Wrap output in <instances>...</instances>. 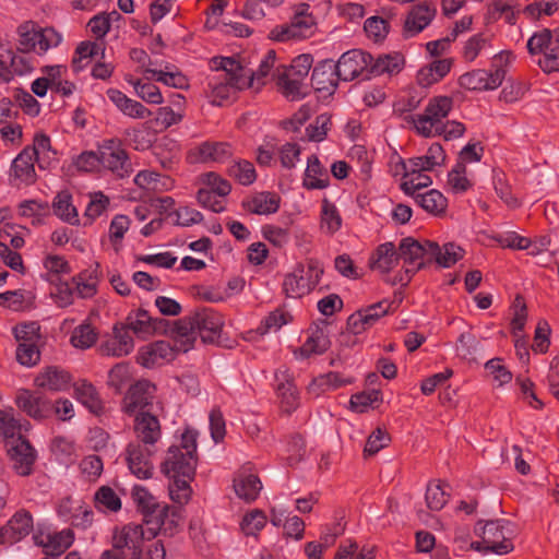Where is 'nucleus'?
<instances>
[{
    "label": "nucleus",
    "mask_w": 559,
    "mask_h": 559,
    "mask_svg": "<svg viewBox=\"0 0 559 559\" xmlns=\"http://www.w3.org/2000/svg\"><path fill=\"white\" fill-rule=\"evenodd\" d=\"M98 152L102 166L112 174L123 178L132 173V164L120 140H105Z\"/></svg>",
    "instance_id": "nucleus-12"
},
{
    "label": "nucleus",
    "mask_w": 559,
    "mask_h": 559,
    "mask_svg": "<svg viewBox=\"0 0 559 559\" xmlns=\"http://www.w3.org/2000/svg\"><path fill=\"white\" fill-rule=\"evenodd\" d=\"M74 397L85 406L90 413L100 417L106 414V405L102 400L99 392L95 385L86 380L79 379L73 383Z\"/></svg>",
    "instance_id": "nucleus-21"
},
{
    "label": "nucleus",
    "mask_w": 559,
    "mask_h": 559,
    "mask_svg": "<svg viewBox=\"0 0 559 559\" xmlns=\"http://www.w3.org/2000/svg\"><path fill=\"white\" fill-rule=\"evenodd\" d=\"M98 267L99 264L96 263L94 269L84 270L72 278L75 290L81 298H92L97 293Z\"/></svg>",
    "instance_id": "nucleus-36"
},
{
    "label": "nucleus",
    "mask_w": 559,
    "mask_h": 559,
    "mask_svg": "<svg viewBox=\"0 0 559 559\" xmlns=\"http://www.w3.org/2000/svg\"><path fill=\"white\" fill-rule=\"evenodd\" d=\"M558 10L559 0H540L538 2L527 4L523 9V13L532 20H539L542 15L550 16Z\"/></svg>",
    "instance_id": "nucleus-53"
},
{
    "label": "nucleus",
    "mask_w": 559,
    "mask_h": 559,
    "mask_svg": "<svg viewBox=\"0 0 559 559\" xmlns=\"http://www.w3.org/2000/svg\"><path fill=\"white\" fill-rule=\"evenodd\" d=\"M429 245H432V241L420 242L411 237L401 240L399 254L404 261L403 272H399L393 284L407 285L416 272L431 263Z\"/></svg>",
    "instance_id": "nucleus-8"
},
{
    "label": "nucleus",
    "mask_w": 559,
    "mask_h": 559,
    "mask_svg": "<svg viewBox=\"0 0 559 559\" xmlns=\"http://www.w3.org/2000/svg\"><path fill=\"white\" fill-rule=\"evenodd\" d=\"M527 50L531 55L543 53L538 64L544 72L559 71V28L554 32L544 28L535 33L527 40Z\"/></svg>",
    "instance_id": "nucleus-9"
},
{
    "label": "nucleus",
    "mask_w": 559,
    "mask_h": 559,
    "mask_svg": "<svg viewBox=\"0 0 559 559\" xmlns=\"http://www.w3.org/2000/svg\"><path fill=\"white\" fill-rule=\"evenodd\" d=\"M266 523V516L260 510L247 513L241 521V530L246 535H255Z\"/></svg>",
    "instance_id": "nucleus-58"
},
{
    "label": "nucleus",
    "mask_w": 559,
    "mask_h": 559,
    "mask_svg": "<svg viewBox=\"0 0 559 559\" xmlns=\"http://www.w3.org/2000/svg\"><path fill=\"white\" fill-rule=\"evenodd\" d=\"M40 70L44 75L41 78H37V97H44L48 88L55 91L62 80L63 74L67 73V67L45 66Z\"/></svg>",
    "instance_id": "nucleus-37"
},
{
    "label": "nucleus",
    "mask_w": 559,
    "mask_h": 559,
    "mask_svg": "<svg viewBox=\"0 0 559 559\" xmlns=\"http://www.w3.org/2000/svg\"><path fill=\"white\" fill-rule=\"evenodd\" d=\"M213 61L222 73L209 81L207 97L213 105L223 106L237 91L249 87V76L240 62L231 57L214 58Z\"/></svg>",
    "instance_id": "nucleus-5"
},
{
    "label": "nucleus",
    "mask_w": 559,
    "mask_h": 559,
    "mask_svg": "<svg viewBox=\"0 0 559 559\" xmlns=\"http://www.w3.org/2000/svg\"><path fill=\"white\" fill-rule=\"evenodd\" d=\"M330 179L319 157L312 154L308 157L302 186L308 190L324 189Z\"/></svg>",
    "instance_id": "nucleus-30"
},
{
    "label": "nucleus",
    "mask_w": 559,
    "mask_h": 559,
    "mask_svg": "<svg viewBox=\"0 0 559 559\" xmlns=\"http://www.w3.org/2000/svg\"><path fill=\"white\" fill-rule=\"evenodd\" d=\"M400 254L395 249L394 243L385 242L376 249L369 260L371 270L380 271L381 273L390 272L399 262Z\"/></svg>",
    "instance_id": "nucleus-29"
},
{
    "label": "nucleus",
    "mask_w": 559,
    "mask_h": 559,
    "mask_svg": "<svg viewBox=\"0 0 559 559\" xmlns=\"http://www.w3.org/2000/svg\"><path fill=\"white\" fill-rule=\"evenodd\" d=\"M277 394L281 400V407L285 413L290 414L298 407L299 394L293 381L287 380L280 383L277 385Z\"/></svg>",
    "instance_id": "nucleus-45"
},
{
    "label": "nucleus",
    "mask_w": 559,
    "mask_h": 559,
    "mask_svg": "<svg viewBox=\"0 0 559 559\" xmlns=\"http://www.w3.org/2000/svg\"><path fill=\"white\" fill-rule=\"evenodd\" d=\"M144 73H151L157 82H162L176 88H183L188 85L187 78L179 72H165L162 70L146 68Z\"/></svg>",
    "instance_id": "nucleus-61"
},
{
    "label": "nucleus",
    "mask_w": 559,
    "mask_h": 559,
    "mask_svg": "<svg viewBox=\"0 0 559 559\" xmlns=\"http://www.w3.org/2000/svg\"><path fill=\"white\" fill-rule=\"evenodd\" d=\"M155 386L146 380L132 384L122 400V411L128 416H135L140 412H152Z\"/></svg>",
    "instance_id": "nucleus-15"
},
{
    "label": "nucleus",
    "mask_w": 559,
    "mask_h": 559,
    "mask_svg": "<svg viewBox=\"0 0 559 559\" xmlns=\"http://www.w3.org/2000/svg\"><path fill=\"white\" fill-rule=\"evenodd\" d=\"M372 61V55L359 49L344 52L335 63L340 80L353 81L357 78L368 80V64Z\"/></svg>",
    "instance_id": "nucleus-13"
},
{
    "label": "nucleus",
    "mask_w": 559,
    "mask_h": 559,
    "mask_svg": "<svg viewBox=\"0 0 559 559\" xmlns=\"http://www.w3.org/2000/svg\"><path fill=\"white\" fill-rule=\"evenodd\" d=\"M340 76L335 63L331 59H325L317 63L312 70L311 85L316 92L332 95L337 85Z\"/></svg>",
    "instance_id": "nucleus-20"
},
{
    "label": "nucleus",
    "mask_w": 559,
    "mask_h": 559,
    "mask_svg": "<svg viewBox=\"0 0 559 559\" xmlns=\"http://www.w3.org/2000/svg\"><path fill=\"white\" fill-rule=\"evenodd\" d=\"M330 346L331 341L328 334L322 329L317 326L300 347V354L306 358L310 357L311 355H321L325 353Z\"/></svg>",
    "instance_id": "nucleus-40"
},
{
    "label": "nucleus",
    "mask_w": 559,
    "mask_h": 559,
    "mask_svg": "<svg viewBox=\"0 0 559 559\" xmlns=\"http://www.w3.org/2000/svg\"><path fill=\"white\" fill-rule=\"evenodd\" d=\"M506 70L503 68H497L492 72L477 69L462 74L459 78V84L468 91L495 90L501 85Z\"/></svg>",
    "instance_id": "nucleus-17"
},
{
    "label": "nucleus",
    "mask_w": 559,
    "mask_h": 559,
    "mask_svg": "<svg viewBox=\"0 0 559 559\" xmlns=\"http://www.w3.org/2000/svg\"><path fill=\"white\" fill-rule=\"evenodd\" d=\"M131 497L136 506L138 512L142 514L145 525L146 520H155L157 515H160L163 506L145 487L135 485L132 488Z\"/></svg>",
    "instance_id": "nucleus-26"
},
{
    "label": "nucleus",
    "mask_w": 559,
    "mask_h": 559,
    "mask_svg": "<svg viewBox=\"0 0 559 559\" xmlns=\"http://www.w3.org/2000/svg\"><path fill=\"white\" fill-rule=\"evenodd\" d=\"M452 107V97L435 96L429 100L425 109V114L411 117V119L420 135L431 138V130L441 126L443 119L448 117Z\"/></svg>",
    "instance_id": "nucleus-11"
},
{
    "label": "nucleus",
    "mask_w": 559,
    "mask_h": 559,
    "mask_svg": "<svg viewBox=\"0 0 559 559\" xmlns=\"http://www.w3.org/2000/svg\"><path fill=\"white\" fill-rule=\"evenodd\" d=\"M347 383H350V381L343 379L338 372L330 371L325 374L314 378L309 385V391L319 395L321 392L326 390H335L346 385Z\"/></svg>",
    "instance_id": "nucleus-44"
},
{
    "label": "nucleus",
    "mask_w": 559,
    "mask_h": 559,
    "mask_svg": "<svg viewBox=\"0 0 559 559\" xmlns=\"http://www.w3.org/2000/svg\"><path fill=\"white\" fill-rule=\"evenodd\" d=\"M74 542V532L64 528L59 532L37 534V546L43 548L45 555H63Z\"/></svg>",
    "instance_id": "nucleus-22"
},
{
    "label": "nucleus",
    "mask_w": 559,
    "mask_h": 559,
    "mask_svg": "<svg viewBox=\"0 0 559 559\" xmlns=\"http://www.w3.org/2000/svg\"><path fill=\"white\" fill-rule=\"evenodd\" d=\"M198 432L193 429H186L181 436L179 445H171L162 463V473L171 481L169 483V495L174 502L186 504L191 497L190 483L194 479L198 464L197 453Z\"/></svg>",
    "instance_id": "nucleus-1"
},
{
    "label": "nucleus",
    "mask_w": 559,
    "mask_h": 559,
    "mask_svg": "<svg viewBox=\"0 0 559 559\" xmlns=\"http://www.w3.org/2000/svg\"><path fill=\"white\" fill-rule=\"evenodd\" d=\"M94 507L100 512L117 513L122 508L120 497L109 486H100L94 495Z\"/></svg>",
    "instance_id": "nucleus-39"
},
{
    "label": "nucleus",
    "mask_w": 559,
    "mask_h": 559,
    "mask_svg": "<svg viewBox=\"0 0 559 559\" xmlns=\"http://www.w3.org/2000/svg\"><path fill=\"white\" fill-rule=\"evenodd\" d=\"M437 8L432 2L423 1L408 11L404 22V33L415 36L423 32L435 19Z\"/></svg>",
    "instance_id": "nucleus-19"
},
{
    "label": "nucleus",
    "mask_w": 559,
    "mask_h": 559,
    "mask_svg": "<svg viewBox=\"0 0 559 559\" xmlns=\"http://www.w3.org/2000/svg\"><path fill=\"white\" fill-rule=\"evenodd\" d=\"M312 62L311 55L302 53L293 59L289 66L281 64L272 72V79L286 98L296 100L307 95L302 91L305 87L304 81L312 67Z\"/></svg>",
    "instance_id": "nucleus-7"
},
{
    "label": "nucleus",
    "mask_w": 559,
    "mask_h": 559,
    "mask_svg": "<svg viewBox=\"0 0 559 559\" xmlns=\"http://www.w3.org/2000/svg\"><path fill=\"white\" fill-rule=\"evenodd\" d=\"M55 414L59 419L66 421L73 417V404L68 399H58L53 403L37 397V419Z\"/></svg>",
    "instance_id": "nucleus-33"
},
{
    "label": "nucleus",
    "mask_w": 559,
    "mask_h": 559,
    "mask_svg": "<svg viewBox=\"0 0 559 559\" xmlns=\"http://www.w3.org/2000/svg\"><path fill=\"white\" fill-rule=\"evenodd\" d=\"M61 35L53 27H44L37 29V45L41 52L57 47L61 43Z\"/></svg>",
    "instance_id": "nucleus-64"
},
{
    "label": "nucleus",
    "mask_w": 559,
    "mask_h": 559,
    "mask_svg": "<svg viewBox=\"0 0 559 559\" xmlns=\"http://www.w3.org/2000/svg\"><path fill=\"white\" fill-rule=\"evenodd\" d=\"M44 265L47 270L46 280L51 284H56L60 282L61 274H69L70 266L69 263L61 257L50 255L44 262Z\"/></svg>",
    "instance_id": "nucleus-52"
},
{
    "label": "nucleus",
    "mask_w": 559,
    "mask_h": 559,
    "mask_svg": "<svg viewBox=\"0 0 559 559\" xmlns=\"http://www.w3.org/2000/svg\"><path fill=\"white\" fill-rule=\"evenodd\" d=\"M126 81L133 86L135 94L145 103L151 105H159L164 102L158 86L152 82L135 79L130 74L126 75Z\"/></svg>",
    "instance_id": "nucleus-38"
},
{
    "label": "nucleus",
    "mask_w": 559,
    "mask_h": 559,
    "mask_svg": "<svg viewBox=\"0 0 559 559\" xmlns=\"http://www.w3.org/2000/svg\"><path fill=\"white\" fill-rule=\"evenodd\" d=\"M109 206V198L102 191L91 194V201L85 210V217L92 223L99 217Z\"/></svg>",
    "instance_id": "nucleus-59"
},
{
    "label": "nucleus",
    "mask_w": 559,
    "mask_h": 559,
    "mask_svg": "<svg viewBox=\"0 0 559 559\" xmlns=\"http://www.w3.org/2000/svg\"><path fill=\"white\" fill-rule=\"evenodd\" d=\"M314 288L308 277H305V265L301 263L297 264L294 272L287 274L283 282V290L287 297H302Z\"/></svg>",
    "instance_id": "nucleus-27"
},
{
    "label": "nucleus",
    "mask_w": 559,
    "mask_h": 559,
    "mask_svg": "<svg viewBox=\"0 0 559 559\" xmlns=\"http://www.w3.org/2000/svg\"><path fill=\"white\" fill-rule=\"evenodd\" d=\"M17 49L20 52H32L35 48V22L27 21L19 29Z\"/></svg>",
    "instance_id": "nucleus-56"
},
{
    "label": "nucleus",
    "mask_w": 559,
    "mask_h": 559,
    "mask_svg": "<svg viewBox=\"0 0 559 559\" xmlns=\"http://www.w3.org/2000/svg\"><path fill=\"white\" fill-rule=\"evenodd\" d=\"M382 402V393L380 390H371L352 395L350 406L354 411L362 413L368 406H373Z\"/></svg>",
    "instance_id": "nucleus-55"
},
{
    "label": "nucleus",
    "mask_w": 559,
    "mask_h": 559,
    "mask_svg": "<svg viewBox=\"0 0 559 559\" xmlns=\"http://www.w3.org/2000/svg\"><path fill=\"white\" fill-rule=\"evenodd\" d=\"M11 177L31 182L35 177V144L25 147L12 162Z\"/></svg>",
    "instance_id": "nucleus-28"
},
{
    "label": "nucleus",
    "mask_w": 559,
    "mask_h": 559,
    "mask_svg": "<svg viewBox=\"0 0 559 559\" xmlns=\"http://www.w3.org/2000/svg\"><path fill=\"white\" fill-rule=\"evenodd\" d=\"M404 64V59L400 53L380 55L377 59L372 57V61L368 64V80L384 73H399Z\"/></svg>",
    "instance_id": "nucleus-32"
},
{
    "label": "nucleus",
    "mask_w": 559,
    "mask_h": 559,
    "mask_svg": "<svg viewBox=\"0 0 559 559\" xmlns=\"http://www.w3.org/2000/svg\"><path fill=\"white\" fill-rule=\"evenodd\" d=\"M98 49L99 46L96 43L88 40L80 43L72 59L73 70L76 72L81 71L88 62V59L98 53Z\"/></svg>",
    "instance_id": "nucleus-51"
},
{
    "label": "nucleus",
    "mask_w": 559,
    "mask_h": 559,
    "mask_svg": "<svg viewBox=\"0 0 559 559\" xmlns=\"http://www.w3.org/2000/svg\"><path fill=\"white\" fill-rule=\"evenodd\" d=\"M262 488L261 481L255 475L239 474L234 479V489L236 495L247 502L254 501Z\"/></svg>",
    "instance_id": "nucleus-35"
},
{
    "label": "nucleus",
    "mask_w": 559,
    "mask_h": 559,
    "mask_svg": "<svg viewBox=\"0 0 559 559\" xmlns=\"http://www.w3.org/2000/svg\"><path fill=\"white\" fill-rule=\"evenodd\" d=\"M126 138L130 141L133 147L138 151H144L151 147L153 143V134L146 123L139 127L129 128L124 131Z\"/></svg>",
    "instance_id": "nucleus-47"
},
{
    "label": "nucleus",
    "mask_w": 559,
    "mask_h": 559,
    "mask_svg": "<svg viewBox=\"0 0 559 559\" xmlns=\"http://www.w3.org/2000/svg\"><path fill=\"white\" fill-rule=\"evenodd\" d=\"M170 321L163 318H153L144 309L128 314L124 325L136 335H151L154 333H170Z\"/></svg>",
    "instance_id": "nucleus-16"
},
{
    "label": "nucleus",
    "mask_w": 559,
    "mask_h": 559,
    "mask_svg": "<svg viewBox=\"0 0 559 559\" xmlns=\"http://www.w3.org/2000/svg\"><path fill=\"white\" fill-rule=\"evenodd\" d=\"M223 326V314L213 308L200 307L174 321L170 334L176 337L178 348L187 353L193 348L198 336L205 344L218 342Z\"/></svg>",
    "instance_id": "nucleus-3"
},
{
    "label": "nucleus",
    "mask_w": 559,
    "mask_h": 559,
    "mask_svg": "<svg viewBox=\"0 0 559 559\" xmlns=\"http://www.w3.org/2000/svg\"><path fill=\"white\" fill-rule=\"evenodd\" d=\"M227 175L242 186H250L257 179L253 164L246 159L235 160L227 168Z\"/></svg>",
    "instance_id": "nucleus-43"
},
{
    "label": "nucleus",
    "mask_w": 559,
    "mask_h": 559,
    "mask_svg": "<svg viewBox=\"0 0 559 559\" xmlns=\"http://www.w3.org/2000/svg\"><path fill=\"white\" fill-rule=\"evenodd\" d=\"M130 380L129 366L124 362L115 365L108 372L107 384L112 388L117 393L121 392V389Z\"/></svg>",
    "instance_id": "nucleus-57"
},
{
    "label": "nucleus",
    "mask_w": 559,
    "mask_h": 559,
    "mask_svg": "<svg viewBox=\"0 0 559 559\" xmlns=\"http://www.w3.org/2000/svg\"><path fill=\"white\" fill-rule=\"evenodd\" d=\"M391 438L386 430L377 428L372 431V433L368 437L364 455L365 457L377 454L381 449L385 448Z\"/></svg>",
    "instance_id": "nucleus-54"
},
{
    "label": "nucleus",
    "mask_w": 559,
    "mask_h": 559,
    "mask_svg": "<svg viewBox=\"0 0 559 559\" xmlns=\"http://www.w3.org/2000/svg\"><path fill=\"white\" fill-rule=\"evenodd\" d=\"M292 316L288 312H285L283 310L276 309L275 311H272L265 319L261 322V325L258 328V331L261 334L267 333L270 330H278L284 324H287L289 321H292Z\"/></svg>",
    "instance_id": "nucleus-62"
},
{
    "label": "nucleus",
    "mask_w": 559,
    "mask_h": 559,
    "mask_svg": "<svg viewBox=\"0 0 559 559\" xmlns=\"http://www.w3.org/2000/svg\"><path fill=\"white\" fill-rule=\"evenodd\" d=\"M429 248H431V263L436 262L442 267H450L454 265L457 261L463 259L465 253L463 248L453 242L445 243L443 248H441L437 242L432 241V245H429Z\"/></svg>",
    "instance_id": "nucleus-31"
},
{
    "label": "nucleus",
    "mask_w": 559,
    "mask_h": 559,
    "mask_svg": "<svg viewBox=\"0 0 559 559\" xmlns=\"http://www.w3.org/2000/svg\"><path fill=\"white\" fill-rule=\"evenodd\" d=\"M332 127V117L328 114H321L316 117L313 123L306 128V133L310 141H323Z\"/></svg>",
    "instance_id": "nucleus-50"
},
{
    "label": "nucleus",
    "mask_w": 559,
    "mask_h": 559,
    "mask_svg": "<svg viewBox=\"0 0 559 559\" xmlns=\"http://www.w3.org/2000/svg\"><path fill=\"white\" fill-rule=\"evenodd\" d=\"M97 340V332L91 323H82L76 326L71 335L70 342L76 348H90Z\"/></svg>",
    "instance_id": "nucleus-48"
},
{
    "label": "nucleus",
    "mask_w": 559,
    "mask_h": 559,
    "mask_svg": "<svg viewBox=\"0 0 559 559\" xmlns=\"http://www.w3.org/2000/svg\"><path fill=\"white\" fill-rule=\"evenodd\" d=\"M511 531L508 530L503 521H488L481 527V540L473 542L472 548L479 551H491L498 555H506L513 550V544L510 538Z\"/></svg>",
    "instance_id": "nucleus-10"
},
{
    "label": "nucleus",
    "mask_w": 559,
    "mask_h": 559,
    "mask_svg": "<svg viewBox=\"0 0 559 559\" xmlns=\"http://www.w3.org/2000/svg\"><path fill=\"white\" fill-rule=\"evenodd\" d=\"M342 218L336 206L326 198L322 200L321 227L326 228L328 234H334L341 228Z\"/></svg>",
    "instance_id": "nucleus-46"
},
{
    "label": "nucleus",
    "mask_w": 559,
    "mask_h": 559,
    "mask_svg": "<svg viewBox=\"0 0 559 559\" xmlns=\"http://www.w3.org/2000/svg\"><path fill=\"white\" fill-rule=\"evenodd\" d=\"M181 506L170 507L163 504L160 515L157 519L146 520L147 539L156 540V537L162 535L165 537H174L180 531Z\"/></svg>",
    "instance_id": "nucleus-14"
},
{
    "label": "nucleus",
    "mask_w": 559,
    "mask_h": 559,
    "mask_svg": "<svg viewBox=\"0 0 559 559\" xmlns=\"http://www.w3.org/2000/svg\"><path fill=\"white\" fill-rule=\"evenodd\" d=\"M71 199V195L67 192L58 193L52 204L53 213L71 225H79V214Z\"/></svg>",
    "instance_id": "nucleus-42"
},
{
    "label": "nucleus",
    "mask_w": 559,
    "mask_h": 559,
    "mask_svg": "<svg viewBox=\"0 0 559 559\" xmlns=\"http://www.w3.org/2000/svg\"><path fill=\"white\" fill-rule=\"evenodd\" d=\"M223 198L224 197H218L217 193L204 188L200 189L197 193L199 204L214 213H221L225 210Z\"/></svg>",
    "instance_id": "nucleus-63"
},
{
    "label": "nucleus",
    "mask_w": 559,
    "mask_h": 559,
    "mask_svg": "<svg viewBox=\"0 0 559 559\" xmlns=\"http://www.w3.org/2000/svg\"><path fill=\"white\" fill-rule=\"evenodd\" d=\"M107 97L126 116L133 119H144L152 115V111L138 100L129 98L124 93L117 88H109L106 92Z\"/></svg>",
    "instance_id": "nucleus-25"
},
{
    "label": "nucleus",
    "mask_w": 559,
    "mask_h": 559,
    "mask_svg": "<svg viewBox=\"0 0 559 559\" xmlns=\"http://www.w3.org/2000/svg\"><path fill=\"white\" fill-rule=\"evenodd\" d=\"M415 201L421 209L433 215L444 213L448 205L447 198L435 189L417 194Z\"/></svg>",
    "instance_id": "nucleus-41"
},
{
    "label": "nucleus",
    "mask_w": 559,
    "mask_h": 559,
    "mask_svg": "<svg viewBox=\"0 0 559 559\" xmlns=\"http://www.w3.org/2000/svg\"><path fill=\"white\" fill-rule=\"evenodd\" d=\"M281 198L274 192H259L254 195L243 199L242 209L251 214L269 215L276 213L280 209Z\"/></svg>",
    "instance_id": "nucleus-23"
},
{
    "label": "nucleus",
    "mask_w": 559,
    "mask_h": 559,
    "mask_svg": "<svg viewBox=\"0 0 559 559\" xmlns=\"http://www.w3.org/2000/svg\"><path fill=\"white\" fill-rule=\"evenodd\" d=\"M401 302L402 299L391 301L388 299H383L379 302L361 308L359 309V311L361 312L365 324L370 329L382 317L395 312L400 307Z\"/></svg>",
    "instance_id": "nucleus-34"
},
{
    "label": "nucleus",
    "mask_w": 559,
    "mask_h": 559,
    "mask_svg": "<svg viewBox=\"0 0 559 559\" xmlns=\"http://www.w3.org/2000/svg\"><path fill=\"white\" fill-rule=\"evenodd\" d=\"M290 24L293 26V31H295L296 34H301L297 38L305 39L312 34L314 20L311 14H308L305 12V10H301L294 15Z\"/></svg>",
    "instance_id": "nucleus-60"
},
{
    "label": "nucleus",
    "mask_w": 559,
    "mask_h": 559,
    "mask_svg": "<svg viewBox=\"0 0 559 559\" xmlns=\"http://www.w3.org/2000/svg\"><path fill=\"white\" fill-rule=\"evenodd\" d=\"M133 433L135 440L126 449L128 467L140 479L151 478L154 471L152 457L162 437L158 417L153 412H140L133 419Z\"/></svg>",
    "instance_id": "nucleus-2"
},
{
    "label": "nucleus",
    "mask_w": 559,
    "mask_h": 559,
    "mask_svg": "<svg viewBox=\"0 0 559 559\" xmlns=\"http://www.w3.org/2000/svg\"><path fill=\"white\" fill-rule=\"evenodd\" d=\"M449 493L444 491L440 481H430L426 489V503L432 511H440L449 499Z\"/></svg>",
    "instance_id": "nucleus-49"
},
{
    "label": "nucleus",
    "mask_w": 559,
    "mask_h": 559,
    "mask_svg": "<svg viewBox=\"0 0 559 559\" xmlns=\"http://www.w3.org/2000/svg\"><path fill=\"white\" fill-rule=\"evenodd\" d=\"M12 411L0 409V441L5 442L13 468L20 475H28L34 464L33 448L21 433Z\"/></svg>",
    "instance_id": "nucleus-6"
},
{
    "label": "nucleus",
    "mask_w": 559,
    "mask_h": 559,
    "mask_svg": "<svg viewBox=\"0 0 559 559\" xmlns=\"http://www.w3.org/2000/svg\"><path fill=\"white\" fill-rule=\"evenodd\" d=\"M31 512L17 511L5 525L0 527V544H15L26 537L33 530Z\"/></svg>",
    "instance_id": "nucleus-18"
},
{
    "label": "nucleus",
    "mask_w": 559,
    "mask_h": 559,
    "mask_svg": "<svg viewBox=\"0 0 559 559\" xmlns=\"http://www.w3.org/2000/svg\"><path fill=\"white\" fill-rule=\"evenodd\" d=\"M71 374L58 366H48L37 374V388L49 391H67L70 388Z\"/></svg>",
    "instance_id": "nucleus-24"
},
{
    "label": "nucleus",
    "mask_w": 559,
    "mask_h": 559,
    "mask_svg": "<svg viewBox=\"0 0 559 559\" xmlns=\"http://www.w3.org/2000/svg\"><path fill=\"white\" fill-rule=\"evenodd\" d=\"M112 547L131 559H165L166 545L163 539L148 540L143 525L128 523L116 527L112 533Z\"/></svg>",
    "instance_id": "nucleus-4"
}]
</instances>
